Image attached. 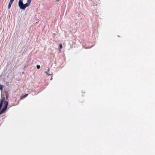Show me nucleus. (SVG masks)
Masks as SVG:
<instances>
[{
    "label": "nucleus",
    "instance_id": "423d86ee",
    "mask_svg": "<svg viewBox=\"0 0 155 155\" xmlns=\"http://www.w3.org/2000/svg\"><path fill=\"white\" fill-rule=\"evenodd\" d=\"M31 0H27V2L30 4Z\"/></svg>",
    "mask_w": 155,
    "mask_h": 155
},
{
    "label": "nucleus",
    "instance_id": "f03ea898",
    "mask_svg": "<svg viewBox=\"0 0 155 155\" xmlns=\"http://www.w3.org/2000/svg\"><path fill=\"white\" fill-rule=\"evenodd\" d=\"M8 103V102L7 101H5L4 102L5 105L2 110L0 111V115L2 114L7 109Z\"/></svg>",
    "mask_w": 155,
    "mask_h": 155
},
{
    "label": "nucleus",
    "instance_id": "7ed1b4c3",
    "mask_svg": "<svg viewBox=\"0 0 155 155\" xmlns=\"http://www.w3.org/2000/svg\"><path fill=\"white\" fill-rule=\"evenodd\" d=\"M14 0H11L8 4V8L9 9L10 8L11 6L12 5V4L13 2L14 1Z\"/></svg>",
    "mask_w": 155,
    "mask_h": 155
},
{
    "label": "nucleus",
    "instance_id": "9b49d317",
    "mask_svg": "<svg viewBox=\"0 0 155 155\" xmlns=\"http://www.w3.org/2000/svg\"><path fill=\"white\" fill-rule=\"evenodd\" d=\"M23 0H19V2H18V5L19 4V2H22V1H23Z\"/></svg>",
    "mask_w": 155,
    "mask_h": 155
},
{
    "label": "nucleus",
    "instance_id": "9d476101",
    "mask_svg": "<svg viewBox=\"0 0 155 155\" xmlns=\"http://www.w3.org/2000/svg\"><path fill=\"white\" fill-rule=\"evenodd\" d=\"M28 95V94H25V95H24V97L25 98V97H27Z\"/></svg>",
    "mask_w": 155,
    "mask_h": 155
},
{
    "label": "nucleus",
    "instance_id": "1a4fd4ad",
    "mask_svg": "<svg viewBox=\"0 0 155 155\" xmlns=\"http://www.w3.org/2000/svg\"><path fill=\"white\" fill-rule=\"evenodd\" d=\"M36 66H37V68L38 69H40V65H37Z\"/></svg>",
    "mask_w": 155,
    "mask_h": 155
},
{
    "label": "nucleus",
    "instance_id": "f8f14e48",
    "mask_svg": "<svg viewBox=\"0 0 155 155\" xmlns=\"http://www.w3.org/2000/svg\"><path fill=\"white\" fill-rule=\"evenodd\" d=\"M52 79V78H51V80Z\"/></svg>",
    "mask_w": 155,
    "mask_h": 155
},
{
    "label": "nucleus",
    "instance_id": "20e7f679",
    "mask_svg": "<svg viewBox=\"0 0 155 155\" xmlns=\"http://www.w3.org/2000/svg\"><path fill=\"white\" fill-rule=\"evenodd\" d=\"M49 71V68H48V71H45V73L46 74L48 75H51L52 74V73H48V72Z\"/></svg>",
    "mask_w": 155,
    "mask_h": 155
},
{
    "label": "nucleus",
    "instance_id": "39448f33",
    "mask_svg": "<svg viewBox=\"0 0 155 155\" xmlns=\"http://www.w3.org/2000/svg\"><path fill=\"white\" fill-rule=\"evenodd\" d=\"M62 48V45L61 44H60L59 45V48L60 49V51L61 50V49Z\"/></svg>",
    "mask_w": 155,
    "mask_h": 155
},
{
    "label": "nucleus",
    "instance_id": "6e6552de",
    "mask_svg": "<svg viewBox=\"0 0 155 155\" xmlns=\"http://www.w3.org/2000/svg\"><path fill=\"white\" fill-rule=\"evenodd\" d=\"M24 98H25V97H24V96H21V97H20V100H22V99H24Z\"/></svg>",
    "mask_w": 155,
    "mask_h": 155
},
{
    "label": "nucleus",
    "instance_id": "f257e3e1",
    "mask_svg": "<svg viewBox=\"0 0 155 155\" xmlns=\"http://www.w3.org/2000/svg\"><path fill=\"white\" fill-rule=\"evenodd\" d=\"M30 4L27 2L26 4H24L23 2H20L19 4L18 5L20 7V8L22 10H25V8L28 7L29 5H30Z\"/></svg>",
    "mask_w": 155,
    "mask_h": 155
},
{
    "label": "nucleus",
    "instance_id": "0eeeda50",
    "mask_svg": "<svg viewBox=\"0 0 155 155\" xmlns=\"http://www.w3.org/2000/svg\"><path fill=\"white\" fill-rule=\"evenodd\" d=\"M3 89V86L1 85H0V90H2Z\"/></svg>",
    "mask_w": 155,
    "mask_h": 155
}]
</instances>
